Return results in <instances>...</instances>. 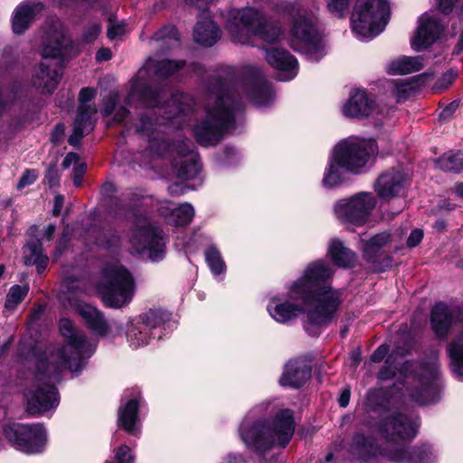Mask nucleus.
<instances>
[{"instance_id":"nucleus-38","label":"nucleus","mask_w":463,"mask_h":463,"mask_svg":"<svg viewBox=\"0 0 463 463\" xmlns=\"http://www.w3.org/2000/svg\"><path fill=\"white\" fill-rule=\"evenodd\" d=\"M390 241V233L383 232L374 235L367 241L361 239L358 242V248L362 250L364 258L369 260L374 256L380 249L389 244Z\"/></svg>"},{"instance_id":"nucleus-2","label":"nucleus","mask_w":463,"mask_h":463,"mask_svg":"<svg viewBox=\"0 0 463 463\" xmlns=\"http://www.w3.org/2000/svg\"><path fill=\"white\" fill-rule=\"evenodd\" d=\"M60 331L66 344L48 357L37 361L34 376L25 392L27 410L31 414L43 413L58 406L59 398L53 383L58 380L61 369L80 372L86 360L95 352L96 345L87 341L68 318L60 320Z\"/></svg>"},{"instance_id":"nucleus-17","label":"nucleus","mask_w":463,"mask_h":463,"mask_svg":"<svg viewBox=\"0 0 463 463\" xmlns=\"http://www.w3.org/2000/svg\"><path fill=\"white\" fill-rule=\"evenodd\" d=\"M4 435L13 447L26 454L42 452L47 442L46 430L41 424H7Z\"/></svg>"},{"instance_id":"nucleus-25","label":"nucleus","mask_w":463,"mask_h":463,"mask_svg":"<svg viewBox=\"0 0 463 463\" xmlns=\"http://www.w3.org/2000/svg\"><path fill=\"white\" fill-rule=\"evenodd\" d=\"M68 302L96 335H105L108 334V323L96 307L86 304L81 299L74 297L72 293L68 297Z\"/></svg>"},{"instance_id":"nucleus-61","label":"nucleus","mask_w":463,"mask_h":463,"mask_svg":"<svg viewBox=\"0 0 463 463\" xmlns=\"http://www.w3.org/2000/svg\"><path fill=\"white\" fill-rule=\"evenodd\" d=\"M169 193L173 195H180L184 193V185L183 184H174L169 187Z\"/></svg>"},{"instance_id":"nucleus-34","label":"nucleus","mask_w":463,"mask_h":463,"mask_svg":"<svg viewBox=\"0 0 463 463\" xmlns=\"http://www.w3.org/2000/svg\"><path fill=\"white\" fill-rule=\"evenodd\" d=\"M194 105V99L190 96L183 93L175 94L165 104L164 113L166 119H174L181 114L192 111Z\"/></svg>"},{"instance_id":"nucleus-31","label":"nucleus","mask_w":463,"mask_h":463,"mask_svg":"<svg viewBox=\"0 0 463 463\" xmlns=\"http://www.w3.org/2000/svg\"><path fill=\"white\" fill-rule=\"evenodd\" d=\"M221 37V33L208 13L203 10L194 29V40L202 45L212 46Z\"/></svg>"},{"instance_id":"nucleus-19","label":"nucleus","mask_w":463,"mask_h":463,"mask_svg":"<svg viewBox=\"0 0 463 463\" xmlns=\"http://www.w3.org/2000/svg\"><path fill=\"white\" fill-rule=\"evenodd\" d=\"M342 113L348 118L361 119L371 117L379 120L388 114V110L373 99L365 90H355L343 104Z\"/></svg>"},{"instance_id":"nucleus-43","label":"nucleus","mask_w":463,"mask_h":463,"mask_svg":"<svg viewBox=\"0 0 463 463\" xmlns=\"http://www.w3.org/2000/svg\"><path fill=\"white\" fill-rule=\"evenodd\" d=\"M100 32V24L98 23H91L84 28L80 41L82 43H92L99 37Z\"/></svg>"},{"instance_id":"nucleus-24","label":"nucleus","mask_w":463,"mask_h":463,"mask_svg":"<svg viewBox=\"0 0 463 463\" xmlns=\"http://www.w3.org/2000/svg\"><path fill=\"white\" fill-rule=\"evenodd\" d=\"M268 63L279 71V80L287 81L294 79L298 72V61L288 51L279 48L267 50Z\"/></svg>"},{"instance_id":"nucleus-12","label":"nucleus","mask_w":463,"mask_h":463,"mask_svg":"<svg viewBox=\"0 0 463 463\" xmlns=\"http://www.w3.org/2000/svg\"><path fill=\"white\" fill-rule=\"evenodd\" d=\"M100 291L106 304L111 307L128 305L135 293V281L131 273L118 262L108 263L102 274Z\"/></svg>"},{"instance_id":"nucleus-57","label":"nucleus","mask_w":463,"mask_h":463,"mask_svg":"<svg viewBox=\"0 0 463 463\" xmlns=\"http://www.w3.org/2000/svg\"><path fill=\"white\" fill-rule=\"evenodd\" d=\"M111 58V52L108 48H101L96 53V59L99 61H109Z\"/></svg>"},{"instance_id":"nucleus-55","label":"nucleus","mask_w":463,"mask_h":463,"mask_svg":"<svg viewBox=\"0 0 463 463\" xmlns=\"http://www.w3.org/2000/svg\"><path fill=\"white\" fill-rule=\"evenodd\" d=\"M63 203L64 197L62 195H56L54 198V206L52 210L53 215L57 216L61 213Z\"/></svg>"},{"instance_id":"nucleus-35","label":"nucleus","mask_w":463,"mask_h":463,"mask_svg":"<svg viewBox=\"0 0 463 463\" xmlns=\"http://www.w3.org/2000/svg\"><path fill=\"white\" fill-rule=\"evenodd\" d=\"M328 255L335 265L349 267L355 261V254L345 248L340 240H331L328 245Z\"/></svg>"},{"instance_id":"nucleus-49","label":"nucleus","mask_w":463,"mask_h":463,"mask_svg":"<svg viewBox=\"0 0 463 463\" xmlns=\"http://www.w3.org/2000/svg\"><path fill=\"white\" fill-rule=\"evenodd\" d=\"M423 238V232L420 229H414L411 231L410 236L407 239V246L414 248L420 244Z\"/></svg>"},{"instance_id":"nucleus-50","label":"nucleus","mask_w":463,"mask_h":463,"mask_svg":"<svg viewBox=\"0 0 463 463\" xmlns=\"http://www.w3.org/2000/svg\"><path fill=\"white\" fill-rule=\"evenodd\" d=\"M118 100V95L116 93H110L107 99V101L102 109L104 115L109 116L112 114L116 109V104Z\"/></svg>"},{"instance_id":"nucleus-26","label":"nucleus","mask_w":463,"mask_h":463,"mask_svg":"<svg viewBox=\"0 0 463 463\" xmlns=\"http://www.w3.org/2000/svg\"><path fill=\"white\" fill-rule=\"evenodd\" d=\"M42 9L43 5L37 0H26L21 3L14 11L13 32L15 34L24 33Z\"/></svg>"},{"instance_id":"nucleus-33","label":"nucleus","mask_w":463,"mask_h":463,"mask_svg":"<svg viewBox=\"0 0 463 463\" xmlns=\"http://www.w3.org/2000/svg\"><path fill=\"white\" fill-rule=\"evenodd\" d=\"M345 173L348 172L345 171L341 162L331 152L322 178L323 186L328 189L340 186L346 179Z\"/></svg>"},{"instance_id":"nucleus-5","label":"nucleus","mask_w":463,"mask_h":463,"mask_svg":"<svg viewBox=\"0 0 463 463\" xmlns=\"http://www.w3.org/2000/svg\"><path fill=\"white\" fill-rule=\"evenodd\" d=\"M241 97L238 89L219 85L211 91L205 105V116L194 128L197 141L203 146H213L224 133L232 128L235 111L241 107Z\"/></svg>"},{"instance_id":"nucleus-11","label":"nucleus","mask_w":463,"mask_h":463,"mask_svg":"<svg viewBox=\"0 0 463 463\" xmlns=\"http://www.w3.org/2000/svg\"><path fill=\"white\" fill-rule=\"evenodd\" d=\"M184 66V62L173 61L169 60L161 61L156 63L154 61L149 60L145 67L139 70L137 78L133 82V86L128 94V102L131 103L136 99H140L146 105L150 107H157L160 103L159 99L165 95V91L160 93L152 87V81L146 82V78L151 71L161 79L166 78L179 71Z\"/></svg>"},{"instance_id":"nucleus-8","label":"nucleus","mask_w":463,"mask_h":463,"mask_svg":"<svg viewBox=\"0 0 463 463\" xmlns=\"http://www.w3.org/2000/svg\"><path fill=\"white\" fill-rule=\"evenodd\" d=\"M227 30L234 43L248 44L253 36L273 43L281 36L279 25L268 23L253 8L232 9L227 15Z\"/></svg>"},{"instance_id":"nucleus-7","label":"nucleus","mask_w":463,"mask_h":463,"mask_svg":"<svg viewBox=\"0 0 463 463\" xmlns=\"http://www.w3.org/2000/svg\"><path fill=\"white\" fill-rule=\"evenodd\" d=\"M277 11L291 18L292 47L306 52L312 60H319L324 55V51L317 37L316 10H309L302 0H294L280 2Z\"/></svg>"},{"instance_id":"nucleus-18","label":"nucleus","mask_w":463,"mask_h":463,"mask_svg":"<svg viewBox=\"0 0 463 463\" xmlns=\"http://www.w3.org/2000/svg\"><path fill=\"white\" fill-rule=\"evenodd\" d=\"M165 313L160 310H149L141 317L128 321L126 338L132 349H137L150 344L153 338L152 330L161 326ZM167 317V315L165 314Z\"/></svg>"},{"instance_id":"nucleus-52","label":"nucleus","mask_w":463,"mask_h":463,"mask_svg":"<svg viewBox=\"0 0 463 463\" xmlns=\"http://www.w3.org/2000/svg\"><path fill=\"white\" fill-rule=\"evenodd\" d=\"M86 170V165L80 163L73 167V181L76 186L80 185L82 176Z\"/></svg>"},{"instance_id":"nucleus-13","label":"nucleus","mask_w":463,"mask_h":463,"mask_svg":"<svg viewBox=\"0 0 463 463\" xmlns=\"http://www.w3.org/2000/svg\"><path fill=\"white\" fill-rule=\"evenodd\" d=\"M377 201L369 192H359L335 201L332 211L335 218L348 228L367 224L373 215Z\"/></svg>"},{"instance_id":"nucleus-30","label":"nucleus","mask_w":463,"mask_h":463,"mask_svg":"<svg viewBox=\"0 0 463 463\" xmlns=\"http://www.w3.org/2000/svg\"><path fill=\"white\" fill-rule=\"evenodd\" d=\"M159 213L169 224L175 226L187 225L194 215V207L187 203L175 206L171 202H165L159 207Z\"/></svg>"},{"instance_id":"nucleus-37","label":"nucleus","mask_w":463,"mask_h":463,"mask_svg":"<svg viewBox=\"0 0 463 463\" xmlns=\"http://www.w3.org/2000/svg\"><path fill=\"white\" fill-rule=\"evenodd\" d=\"M423 67L420 57L402 56L392 60L389 66V72L392 74H407L419 71Z\"/></svg>"},{"instance_id":"nucleus-10","label":"nucleus","mask_w":463,"mask_h":463,"mask_svg":"<svg viewBox=\"0 0 463 463\" xmlns=\"http://www.w3.org/2000/svg\"><path fill=\"white\" fill-rule=\"evenodd\" d=\"M430 321L435 334L442 337L447 335L452 325L463 321V314L458 309H450L440 302L433 307ZM447 352L452 372L463 381V325L460 333L448 346Z\"/></svg>"},{"instance_id":"nucleus-42","label":"nucleus","mask_w":463,"mask_h":463,"mask_svg":"<svg viewBox=\"0 0 463 463\" xmlns=\"http://www.w3.org/2000/svg\"><path fill=\"white\" fill-rule=\"evenodd\" d=\"M28 290L29 288L27 286H13L6 296L5 305V308L11 310L14 309L17 307V305H19L24 298V297L27 295Z\"/></svg>"},{"instance_id":"nucleus-53","label":"nucleus","mask_w":463,"mask_h":463,"mask_svg":"<svg viewBox=\"0 0 463 463\" xmlns=\"http://www.w3.org/2000/svg\"><path fill=\"white\" fill-rule=\"evenodd\" d=\"M388 347L386 345H380L372 354L371 359L374 363L381 362L388 354Z\"/></svg>"},{"instance_id":"nucleus-9","label":"nucleus","mask_w":463,"mask_h":463,"mask_svg":"<svg viewBox=\"0 0 463 463\" xmlns=\"http://www.w3.org/2000/svg\"><path fill=\"white\" fill-rule=\"evenodd\" d=\"M390 5L387 0H358L351 16V28L361 41L379 35L390 19Z\"/></svg>"},{"instance_id":"nucleus-27","label":"nucleus","mask_w":463,"mask_h":463,"mask_svg":"<svg viewBox=\"0 0 463 463\" xmlns=\"http://www.w3.org/2000/svg\"><path fill=\"white\" fill-rule=\"evenodd\" d=\"M386 456L399 463H433L436 458L434 449L429 445L421 448L400 447L386 453Z\"/></svg>"},{"instance_id":"nucleus-21","label":"nucleus","mask_w":463,"mask_h":463,"mask_svg":"<svg viewBox=\"0 0 463 463\" xmlns=\"http://www.w3.org/2000/svg\"><path fill=\"white\" fill-rule=\"evenodd\" d=\"M96 90L93 88H84L79 94V100L80 105L79 107V113L73 124V133L69 138V142L72 146H76L80 138L90 132L94 126L93 117L97 113V109L94 105L89 102L95 97Z\"/></svg>"},{"instance_id":"nucleus-40","label":"nucleus","mask_w":463,"mask_h":463,"mask_svg":"<svg viewBox=\"0 0 463 463\" xmlns=\"http://www.w3.org/2000/svg\"><path fill=\"white\" fill-rule=\"evenodd\" d=\"M205 260L214 275H220L225 272L226 265L222 257L220 250L215 246H210L206 249Z\"/></svg>"},{"instance_id":"nucleus-48","label":"nucleus","mask_w":463,"mask_h":463,"mask_svg":"<svg viewBox=\"0 0 463 463\" xmlns=\"http://www.w3.org/2000/svg\"><path fill=\"white\" fill-rule=\"evenodd\" d=\"M126 32L127 29L125 24L110 22L108 28V36L109 39L114 40L124 35Z\"/></svg>"},{"instance_id":"nucleus-39","label":"nucleus","mask_w":463,"mask_h":463,"mask_svg":"<svg viewBox=\"0 0 463 463\" xmlns=\"http://www.w3.org/2000/svg\"><path fill=\"white\" fill-rule=\"evenodd\" d=\"M437 165L444 171L458 172L463 169V154L446 153L437 160Z\"/></svg>"},{"instance_id":"nucleus-47","label":"nucleus","mask_w":463,"mask_h":463,"mask_svg":"<svg viewBox=\"0 0 463 463\" xmlns=\"http://www.w3.org/2000/svg\"><path fill=\"white\" fill-rule=\"evenodd\" d=\"M37 178L38 174L35 170L29 169L24 171L17 184V189L22 190L24 187L33 184Z\"/></svg>"},{"instance_id":"nucleus-54","label":"nucleus","mask_w":463,"mask_h":463,"mask_svg":"<svg viewBox=\"0 0 463 463\" xmlns=\"http://www.w3.org/2000/svg\"><path fill=\"white\" fill-rule=\"evenodd\" d=\"M78 164H80L79 156L76 153H69L62 162V167L69 168L71 165L74 167Z\"/></svg>"},{"instance_id":"nucleus-32","label":"nucleus","mask_w":463,"mask_h":463,"mask_svg":"<svg viewBox=\"0 0 463 463\" xmlns=\"http://www.w3.org/2000/svg\"><path fill=\"white\" fill-rule=\"evenodd\" d=\"M310 377V368L301 362H289L280 378V383L284 386L298 388Z\"/></svg>"},{"instance_id":"nucleus-51","label":"nucleus","mask_w":463,"mask_h":463,"mask_svg":"<svg viewBox=\"0 0 463 463\" xmlns=\"http://www.w3.org/2000/svg\"><path fill=\"white\" fill-rule=\"evenodd\" d=\"M169 38L170 40H174L175 42L178 41V33L177 30L173 27H165L164 30L156 33V39H165Z\"/></svg>"},{"instance_id":"nucleus-46","label":"nucleus","mask_w":463,"mask_h":463,"mask_svg":"<svg viewBox=\"0 0 463 463\" xmlns=\"http://www.w3.org/2000/svg\"><path fill=\"white\" fill-rule=\"evenodd\" d=\"M458 77V71L450 69L445 72L435 85V89L443 90L449 88Z\"/></svg>"},{"instance_id":"nucleus-44","label":"nucleus","mask_w":463,"mask_h":463,"mask_svg":"<svg viewBox=\"0 0 463 463\" xmlns=\"http://www.w3.org/2000/svg\"><path fill=\"white\" fill-rule=\"evenodd\" d=\"M326 5L329 12L333 15L343 17L349 8L350 0H326Z\"/></svg>"},{"instance_id":"nucleus-15","label":"nucleus","mask_w":463,"mask_h":463,"mask_svg":"<svg viewBox=\"0 0 463 463\" xmlns=\"http://www.w3.org/2000/svg\"><path fill=\"white\" fill-rule=\"evenodd\" d=\"M129 245L134 252L152 260H162L165 256V241L163 232L146 219L138 220L131 230Z\"/></svg>"},{"instance_id":"nucleus-1","label":"nucleus","mask_w":463,"mask_h":463,"mask_svg":"<svg viewBox=\"0 0 463 463\" xmlns=\"http://www.w3.org/2000/svg\"><path fill=\"white\" fill-rule=\"evenodd\" d=\"M333 274L324 260L309 263L288 287V298L273 296L269 299L267 312L279 324H288L304 313L311 324H327L341 303L340 292L331 286Z\"/></svg>"},{"instance_id":"nucleus-6","label":"nucleus","mask_w":463,"mask_h":463,"mask_svg":"<svg viewBox=\"0 0 463 463\" xmlns=\"http://www.w3.org/2000/svg\"><path fill=\"white\" fill-rule=\"evenodd\" d=\"M156 125L151 121L149 117L140 118L137 126V131L140 135L147 137L150 153L158 156L169 155L178 177L187 180L194 178L198 175L201 165L192 142L182 140L170 145L159 137Z\"/></svg>"},{"instance_id":"nucleus-56","label":"nucleus","mask_w":463,"mask_h":463,"mask_svg":"<svg viewBox=\"0 0 463 463\" xmlns=\"http://www.w3.org/2000/svg\"><path fill=\"white\" fill-rule=\"evenodd\" d=\"M221 463H245V460L241 455L231 453L223 458Z\"/></svg>"},{"instance_id":"nucleus-23","label":"nucleus","mask_w":463,"mask_h":463,"mask_svg":"<svg viewBox=\"0 0 463 463\" xmlns=\"http://www.w3.org/2000/svg\"><path fill=\"white\" fill-rule=\"evenodd\" d=\"M439 20L431 14H424L419 19V25L411 40V47L420 52L432 44L442 31Z\"/></svg>"},{"instance_id":"nucleus-62","label":"nucleus","mask_w":463,"mask_h":463,"mask_svg":"<svg viewBox=\"0 0 463 463\" xmlns=\"http://www.w3.org/2000/svg\"><path fill=\"white\" fill-rule=\"evenodd\" d=\"M350 400V391L345 389L342 392L340 397H339V404L341 407H346L349 403Z\"/></svg>"},{"instance_id":"nucleus-29","label":"nucleus","mask_w":463,"mask_h":463,"mask_svg":"<svg viewBox=\"0 0 463 463\" xmlns=\"http://www.w3.org/2000/svg\"><path fill=\"white\" fill-rule=\"evenodd\" d=\"M139 399L133 398L122 403L118 411V424L120 428L131 435H137L140 431L138 409Z\"/></svg>"},{"instance_id":"nucleus-14","label":"nucleus","mask_w":463,"mask_h":463,"mask_svg":"<svg viewBox=\"0 0 463 463\" xmlns=\"http://www.w3.org/2000/svg\"><path fill=\"white\" fill-rule=\"evenodd\" d=\"M376 152L375 145L371 140L348 137L337 143L332 153L342 165L351 174L363 173Z\"/></svg>"},{"instance_id":"nucleus-58","label":"nucleus","mask_w":463,"mask_h":463,"mask_svg":"<svg viewBox=\"0 0 463 463\" xmlns=\"http://www.w3.org/2000/svg\"><path fill=\"white\" fill-rule=\"evenodd\" d=\"M457 0H439V9L443 13H449Z\"/></svg>"},{"instance_id":"nucleus-28","label":"nucleus","mask_w":463,"mask_h":463,"mask_svg":"<svg viewBox=\"0 0 463 463\" xmlns=\"http://www.w3.org/2000/svg\"><path fill=\"white\" fill-rule=\"evenodd\" d=\"M245 99L258 107H265L274 99V92L269 83L258 80L241 86Z\"/></svg>"},{"instance_id":"nucleus-45","label":"nucleus","mask_w":463,"mask_h":463,"mask_svg":"<svg viewBox=\"0 0 463 463\" xmlns=\"http://www.w3.org/2000/svg\"><path fill=\"white\" fill-rule=\"evenodd\" d=\"M115 463H134L135 456L131 449L123 444L115 450Z\"/></svg>"},{"instance_id":"nucleus-63","label":"nucleus","mask_w":463,"mask_h":463,"mask_svg":"<svg viewBox=\"0 0 463 463\" xmlns=\"http://www.w3.org/2000/svg\"><path fill=\"white\" fill-rule=\"evenodd\" d=\"M127 115H128V110L125 108L120 107L116 110L115 115H114V119L117 122H121L125 119Z\"/></svg>"},{"instance_id":"nucleus-22","label":"nucleus","mask_w":463,"mask_h":463,"mask_svg":"<svg viewBox=\"0 0 463 463\" xmlns=\"http://www.w3.org/2000/svg\"><path fill=\"white\" fill-rule=\"evenodd\" d=\"M407 183V175L400 168H392L383 173L374 183V190L378 196L389 201L400 195Z\"/></svg>"},{"instance_id":"nucleus-20","label":"nucleus","mask_w":463,"mask_h":463,"mask_svg":"<svg viewBox=\"0 0 463 463\" xmlns=\"http://www.w3.org/2000/svg\"><path fill=\"white\" fill-rule=\"evenodd\" d=\"M418 374V390L413 393L417 402L421 404L435 402L439 399L441 389L439 364L437 361L424 365L416 364Z\"/></svg>"},{"instance_id":"nucleus-60","label":"nucleus","mask_w":463,"mask_h":463,"mask_svg":"<svg viewBox=\"0 0 463 463\" xmlns=\"http://www.w3.org/2000/svg\"><path fill=\"white\" fill-rule=\"evenodd\" d=\"M68 234H69V229L66 228L63 231L62 237L60 240L59 245H58L57 250L55 251V257L56 258L61 254V250H62L63 244L68 241Z\"/></svg>"},{"instance_id":"nucleus-36","label":"nucleus","mask_w":463,"mask_h":463,"mask_svg":"<svg viewBox=\"0 0 463 463\" xmlns=\"http://www.w3.org/2000/svg\"><path fill=\"white\" fill-rule=\"evenodd\" d=\"M24 263L27 266L36 265L38 272H42L47 266L48 258L43 254L41 243L32 241L24 248Z\"/></svg>"},{"instance_id":"nucleus-16","label":"nucleus","mask_w":463,"mask_h":463,"mask_svg":"<svg viewBox=\"0 0 463 463\" xmlns=\"http://www.w3.org/2000/svg\"><path fill=\"white\" fill-rule=\"evenodd\" d=\"M419 428L418 418L412 414L403 413L400 411H392L385 417L380 425V432L390 445L389 451H394L400 447H403L402 442L407 441L414 438Z\"/></svg>"},{"instance_id":"nucleus-64","label":"nucleus","mask_w":463,"mask_h":463,"mask_svg":"<svg viewBox=\"0 0 463 463\" xmlns=\"http://www.w3.org/2000/svg\"><path fill=\"white\" fill-rule=\"evenodd\" d=\"M63 131H64L63 126L58 125L52 133V141L58 142L59 139L62 137Z\"/></svg>"},{"instance_id":"nucleus-4","label":"nucleus","mask_w":463,"mask_h":463,"mask_svg":"<svg viewBox=\"0 0 463 463\" xmlns=\"http://www.w3.org/2000/svg\"><path fill=\"white\" fill-rule=\"evenodd\" d=\"M80 48L67 34L60 19L50 20L45 26L41 51L42 61L33 71L31 84L42 93H52L61 79L58 66L47 59L64 58L77 53Z\"/></svg>"},{"instance_id":"nucleus-41","label":"nucleus","mask_w":463,"mask_h":463,"mask_svg":"<svg viewBox=\"0 0 463 463\" xmlns=\"http://www.w3.org/2000/svg\"><path fill=\"white\" fill-rule=\"evenodd\" d=\"M413 91V85L408 81L399 80L391 83V92L398 103L406 100Z\"/></svg>"},{"instance_id":"nucleus-3","label":"nucleus","mask_w":463,"mask_h":463,"mask_svg":"<svg viewBox=\"0 0 463 463\" xmlns=\"http://www.w3.org/2000/svg\"><path fill=\"white\" fill-rule=\"evenodd\" d=\"M269 402L261 403L250 410L242 420L239 433L247 449L264 456L276 445L285 447L294 432L293 413L288 409L276 414L272 424L264 420H254L268 411Z\"/></svg>"},{"instance_id":"nucleus-59","label":"nucleus","mask_w":463,"mask_h":463,"mask_svg":"<svg viewBox=\"0 0 463 463\" xmlns=\"http://www.w3.org/2000/svg\"><path fill=\"white\" fill-rule=\"evenodd\" d=\"M46 179L50 186H54L58 184L57 171L54 168H50L46 174Z\"/></svg>"}]
</instances>
